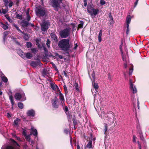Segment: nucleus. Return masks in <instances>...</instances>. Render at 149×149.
<instances>
[{
  "mask_svg": "<svg viewBox=\"0 0 149 149\" xmlns=\"http://www.w3.org/2000/svg\"><path fill=\"white\" fill-rule=\"evenodd\" d=\"M69 42L70 40L68 39H63L59 41L58 45L62 50L67 51L70 48Z\"/></svg>",
  "mask_w": 149,
  "mask_h": 149,
  "instance_id": "1",
  "label": "nucleus"
},
{
  "mask_svg": "<svg viewBox=\"0 0 149 149\" xmlns=\"http://www.w3.org/2000/svg\"><path fill=\"white\" fill-rule=\"evenodd\" d=\"M36 12L37 16L39 17H43L46 15L47 10L44 7L39 6L36 8Z\"/></svg>",
  "mask_w": 149,
  "mask_h": 149,
  "instance_id": "2",
  "label": "nucleus"
},
{
  "mask_svg": "<svg viewBox=\"0 0 149 149\" xmlns=\"http://www.w3.org/2000/svg\"><path fill=\"white\" fill-rule=\"evenodd\" d=\"M106 123H104L105 128L104 130V134H106V132L107 130V125H111L113 123L114 120L113 117H109L107 119H106L105 121Z\"/></svg>",
  "mask_w": 149,
  "mask_h": 149,
  "instance_id": "3",
  "label": "nucleus"
},
{
  "mask_svg": "<svg viewBox=\"0 0 149 149\" xmlns=\"http://www.w3.org/2000/svg\"><path fill=\"white\" fill-rule=\"evenodd\" d=\"M70 30L68 28L65 29L59 32L61 38H66L70 34Z\"/></svg>",
  "mask_w": 149,
  "mask_h": 149,
  "instance_id": "4",
  "label": "nucleus"
},
{
  "mask_svg": "<svg viewBox=\"0 0 149 149\" xmlns=\"http://www.w3.org/2000/svg\"><path fill=\"white\" fill-rule=\"evenodd\" d=\"M63 0H50L52 5L54 8H60Z\"/></svg>",
  "mask_w": 149,
  "mask_h": 149,
  "instance_id": "5",
  "label": "nucleus"
},
{
  "mask_svg": "<svg viewBox=\"0 0 149 149\" xmlns=\"http://www.w3.org/2000/svg\"><path fill=\"white\" fill-rule=\"evenodd\" d=\"M87 11L88 13L91 15V17L92 18H94V16L96 15L99 12V10L98 9H95L92 8L90 10L88 8H87Z\"/></svg>",
  "mask_w": 149,
  "mask_h": 149,
  "instance_id": "6",
  "label": "nucleus"
},
{
  "mask_svg": "<svg viewBox=\"0 0 149 149\" xmlns=\"http://www.w3.org/2000/svg\"><path fill=\"white\" fill-rule=\"evenodd\" d=\"M41 30L42 31H46L48 28L49 23L47 22L44 21L41 24Z\"/></svg>",
  "mask_w": 149,
  "mask_h": 149,
  "instance_id": "7",
  "label": "nucleus"
},
{
  "mask_svg": "<svg viewBox=\"0 0 149 149\" xmlns=\"http://www.w3.org/2000/svg\"><path fill=\"white\" fill-rule=\"evenodd\" d=\"M131 19V17L130 15H128L127 16L126 19V22L127 24V31L126 33L128 34L130 30L129 28V24L130 22Z\"/></svg>",
  "mask_w": 149,
  "mask_h": 149,
  "instance_id": "8",
  "label": "nucleus"
},
{
  "mask_svg": "<svg viewBox=\"0 0 149 149\" xmlns=\"http://www.w3.org/2000/svg\"><path fill=\"white\" fill-rule=\"evenodd\" d=\"M57 94L58 95L59 97V99L61 101V104L63 106L64 104L65 99L63 95L62 94L61 91H59L57 93Z\"/></svg>",
  "mask_w": 149,
  "mask_h": 149,
  "instance_id": "9",
  "label": "nucleus"
},
{
  "mask_svg": "<svg viewBox=\"0 0 149 149\" xmlns=\"http://www.w3.org/2000/svg\"><path fill=\"white\" fill-rule=\"evenodd\" d=\"M130 88L132 90L133 93H135L137 92L135 86L132 84V80L131 79L130 80Z\"/></svg>",
  "mask_w": 149,
  "mask_h": 149,
  "instance_id": "10",
  "label": "nucleus"
},
{
  "mask_svg": "<svg viewBox=\"0 0 149 149\" xmlns=\"http://www.w3.org/2000/svg\"><path fill=\"white\" fill-rule=\"evenodd\" d=\"M51 87L57 93L60 91L58 87L56 84L51 83Z\"/></svg>",
  "mask_w": 149,
  "mask_h": 149,
  "instance_id": "11",
  "label": "nucleus"
},
{
  "mask_svg": "<svg viewBox=\"0 0 149 149\" xmlns=\"http://www.w3.org/2000/svg\"><path fill=\"white\" fill-rule=\"evenodd\" d=\"M24 93L21 94L20 93H17L15 94V97L16 100H20L22 97H24Z\"/></svg>",
  "mask_w": 149,
  "mask_h": 149,
  "instance_id": "12",
  "label": "nucleus"
},
{
  "mask_svg": "<svg viewBox=\"0 0 149 149\" xmlns=\"http://www.w3.org/2000/svg\"><path fill=\"white\" fill-rule=\"evenodd\" d=\"M39 64L41 65L42 64L40 63V61L39 60H38L37 62L32 61L31 63V65L33 67L36 68Z\"/></svg>",
  "mask_w": 149,
  "mask_h": 149,
  "instance_id": "13",
  "label": "nucleus"
},
{
  "mask_svg": "<svg viewBox=\"0 0 149 149\" xmlns=\"http://www.w3.org/2000/svg\"><path fill=\"white\" fill-rule=\"evenodd\" d=\"M27 113L29 116L33 117L34 116L35 113L34 111L33 110L31 109L28 111Z\"/></svg>",
  "mask_w": 149,
  "mask_h": 149,
  "instance_id": "14",
  "label": "nucleus"
},
{
  "mask_svg": "<svg viewBox=\"0 0 149 149\" xmlns=\"http://www.w3.org/2000/svg\"><path fill=\"white\" fill-rule=\"evenodd\" d=\"M58 100L56 97L53 100V102L52 104L54 107L57 108H58V105L57 104Z\"/></svg>",
  "mask_w": 149,
  "mask_h": 149,
  "instance_id": "15",
  "label": "nucleus"
},
{
  "mask_svg": "<svg viewBox=\"0 0 149 149\" xmlns=\"http://www.w3.org/2000/svg\"><path fill=\"white\" fill-rule=\"evenodd\" d=\"M22 26L24 27H27L29 25V22L27 21L23 20L21 22Z\"/></svg>",
  "mask_w": 149,
  "mask_h": 149,
  "instance_id": "16",
  "label": "nucleus"
},
{
  "mask_svg": "<svg viewBox=\"0 0 149 149\" xmlns=\"http://www.w3.org/2000/svg\"><path fill=\"white\" fill-rule=\"evenodd\" d=\"M31 131L33 132V135L37 136L38 134L37 131L36 129L34 128L33 127H31Z\"/></svg>",
  "mask_w": 149,
  "mask_h": 149,
  "instance_id": "17",
  "label": "nucleus"
},
{
  "mask_svg": "<svg viewBox=\"0 0 149 149\" xmlns=\"http://www.w3.org/2000/svg\"><path fill=\"white\" fill-rule=\"evenodd\" d=\"M51 36L52 38L55 41H57V37L56 35L53 33H51Z\"/></svg>",
  "mask_w": 149,
  "mask_h": 149,
  "instance_id": "18",
  "label": "nucleus"
},
{
  "mask_svg": "<svg viewBox=\"0 0 149 149\" xmlns=\"http://www.w3.org/2000/svg\"><path fill=\"white\" fill-rule=\"evenodd\" d=\"M32 56V54L29 52L25 54V57L27 58L30 59Z\"/></svg>",
  "mask_w": 149,
  "mask_h": 149,
  "instance_id": "19",
  "label": "nucleus"
},
{
  "mask_svg": "<svg viewBox=\"0 0 149 149\" xmlns=\"http://www.w3.org/2000/svg\"><path fill=\"white\" fill-rule=\"evenodd\" d=\"M102 30H100V31L98 35V40L99 42H100L102 40Z\"/></svg>",
  "mask_w": 149,
  "mask_h": 149,
  "instance_id": "20",
  "label": "nucleus"
},
{
  "mask_svg": "<svg viewBox=\"0 0 149 149\" xmlns=\"http://www.w3.org/2000/svg\"><path fill=\"white\" fill-rule=\"evenodd\" d=\"M1 79L4 83H7L8 81V79L4 75L1 77Z\"/></svg>",
  "mask_w": 149,
  "mask_h": 149,
  "instance_id": "21",
  "label": "nucleus"
},
{
  "mask_svg": "<svg viewBox=\"0 0 149 149\" xmlns=\"http://www.w3.org/2000/svg\"><path fill=\"white\" fill-rule=\"evenodd\" d=\"M92 141H89L87 144L86 146V147L90 149L92 148Z\"/></svg>",
  "mask_w": 149,
  "mask_h": 149,
  "instance_id": "22",
  "label": "nucleus"
},
{
  "mask_svg": "<svg viewBox=\"0 0 149 149\" xmlns=\"http://www.w3.org/2000/svg\"><path fill=\"white\" fill-rule=\"evenodd\" d=\"M94 83L93 84V87L95 88L96 91L98 88L99 86L98 84L97 83L94 82V80L93 81Z\"/></svg>",
  "mask_w": 149,
  "mask_h": 149,
  "instance_id": "23",
  "label": "nucleus"
},
{
  "mask_svg": "<svg viewBox=\"0 0 149 149\" xmlns=\"http://www.w3.org/2000/svg\"><path fill=\"white\" fill-rule=\"evenodd\" d=\"M11 38L13 41L15 42L17 45H20V42L17 41L16 38H15L13 37H12Z\"/></svg>",
  "mask_w": 149,
  "mask_h": 149,
  "instance_id": "24",
  "label": "nucleus"
},
{
  "mask_svg": "<svg viewBox=\"0 0 149 149\" xmlns=\"http://www.w3.org/2000/svg\"><path fill=\"white\" fill-rule=\"evenodd\" d=\"M13 25L16 29L17 30H18L19 32L22 33H23V32H22L21 31V30L19 28V27L17 26V25L16 24H13Z\"/></svg>",
  "mask_w": 149,
  "mask_h": 149,
  "instance_id": "25",
  "label": "nucleus"
},
{
  "mask_svg": "<svg viewBox=\"0 0 149 149\" xmlns=\"http://www.w3.org/2000/svg\"><path fill=\"white\" fill-rule=\"evenodd\" d=\"M9 98L10 101H11V102L12 104V106L14 105V101L13 99V97L12 95L9 96Z\"/></svg>",
  "mask_w": 149,
  "mask_h": 149,
  "instance_id": "26",
  "label": "nucleus"
},
{
  "mask_svg": "<svg viewBox=\"0 0 149 149\" xmlns=\"http://www.w3.org/2000/svg\"><path fill=\"white\" fill-rule=\"evenodd\" d=\"M1 27L3 28V29H4L6 30L8 29V27L7 25H5L3 23H1Z\"/></svg>",
  "mask_w": 149,
  "mask_h": 149,
  "instance_id": "27",
  "label": "nucleus"
},
{
  "mask_svg": "<svg viewBox=\"0 0 149 149\" xmlns=\"http://www.w3.org/2000/svg\"><path fill=\"white\" fill-rule=\"evenodd\" d=\"M29 10H28L26 12V15H27L26 19L28 21L30 20L31 19L29 15Z\"/></svg>",
  "mask_w": 149,
  "mask_h": 149,
  "instance_id": "28",
  "label": "nucleus"
},
{
  "mask_svg": "<svg viewBox=\"0 0 149 149\" xmlns=\"http://www.w3.org/2000/svg\"><path fill=\"white\" fill-rule=\"evenodd\" d=\"M19 55L23 58H24L25 57V54L22 51L19 54Z\"/></svg>",
  "mask_w": 149,
  "mask_h": 149,
  "instance_id": "29",
  "label": "nucleus"
},
{
  "mask_svg": "<svg viewBox=\"0 0 149 149\" xmlns=\"http://www.w3.org/2000/svg\"><path fill=\"white\" fill-rule=\"evenodd\" d=\"M74 86L76 90L78 91H79V88L78 86V84L77 83H75L74 84Z\"/></svg>",
  "mask_w": 149,
  "mask_h": 149,
  "instance_id": "30",
  "label": "nucleus"
},
{
  "mask_svg": "<svg viewBox=\"0 0 149 149\" xmlns=\"http://www.w3.org/2000/svg\"><path fill=\"white\" fill-rule=\"evenodd\" d=\"M18 106L19 108L22 109L23 107V104L22 103L19 102L18 103Z\"/></svg>",
  "mask_w": 149,
  "mask_h": 149,
  "instance_id": "31",
  "label": "nucleus"
},
{
  "mask_svg": "<svg viewBox=\"0 0 149 149\" xmlns=\"http://www.w3.org/2000/svg\"><path fill=\"white\" fill-rule=\"evenodd\" d=\"M24 35V38L25 39V40H28L29 39V36L27 34H26L25 33H24L23 32V33H22Z\"/></svg>",
  "mask_w": 149,
  "mask_h": 149,
  "instance_id": "32",
  "label": "nucleus"
},
{
  "mask_svg": "<svg viewBox=\"0 0 149 149\" xmlns=\"http://www.w3.org/2000/svg\"><path fill=\"white\" fill-rule=\"evenodd\" d=\"M10 141L13 144V145H16L18 146H19V144L15 141L13 139H11Z\"/></svg>",
  "mask_w": 149,
  "mask_h": 149,
  "instance_id": "33",
  "label": "nucleus"
},
{
  "mask_svg": "<svg viewBox=\"0 0 149 149\" xmlns=\"http://www.w3.org/2000/svg\"><path fill=\"white\" fill-rule=\"evenodd\" d=\"M20 120L18 118H16L14 120V123L15 125H17L18 124V123L19 122Z\"/></svg>",
  "mask_w": 149,
  "mask_h": 149,
  "instance_id": "34",
  "label": "nucleus"
},
{
  "mask_svg": "<svg viewBox=\"0 0 149 149\" xmlns=\"http://www.w3.org/2000/svg\"><path fill=\"white\" fill-rule=\"evenodd\" d=\"M133 70V66L132 65L131 67H130L129 69V74L131 75L132 74Z\"/></svg>",
  "mask_w": 149,
  "mask_h": 149,
  "instance_id": "35",
  "label": "nucleus"
},
{
  "mask_svg": "<svg viewBox=\"0 0 149 149\" xmlns=\"http://www.w3.org/2000/svg\"><path fill=\"white\" fill-rule=\"evenodd\" d=\"M26 45L28 48L31 47L32 46V44L29 42H27L26 43Z\"/></svg>",
  "mask_w": 149,
  "mask_h": 149,
  "instance_id": "36",
  "label": "nucleus"
},
{
  "mask_svg": "<svg viewBox=\"0 0 149 149\" xmlns=\"http://www.w3.org/2000/svg\"><path fill=\"white\" fill-rule=\"evenodd\" d=\"M63 87L65 91V95H66L68 93V91L67 88L65 85H64Z\"/></svg>",
  "mask_w": 149,
  "mask_h": 149,
  "instance_id": "37",
  "label": "nucleus"
},
{
  "mask_svg": "<svg viewBox=\"0 0 149 149\" xmlns=\"http://www.w3.org/2000/svg\"><path fill=\"white\" fill-rule=\"evenodd\" d=\"M47 70L46 69H44L42 72V74L43 76H45L47 74Z\"/></svg>",
  "mask_w": 149,
  "mask_h": 149,
  "instance_id": "38",
  "label": "nucleus"
},
{
  "mask_svg": "<svg viewBox=\"0 0 149 149\" xmlns=\"http://www.w3.org/2000/svg\"><path fill=\"white\" fill-rule=\"evenodd\" d=\"M84 24V22L82 21H81L80 22V23L79 24L78 27L79 28H81L83 27Z\"/></svg>",
  "mask_w": 149,
  "mask_h": 149,
  "instance_id": "39",
  "label": "nucleus"
},
{
  "mask_svg": "<svg viewBox=\"0 0 149 149\" xmlns=\"http://www.w3.org/2000/svg\"><path fill=\"white\" fill-rule=\"evenodd\" d=\"M25 139L28 141H30L31 140V137H30V135H27L25 136Z\"/></svg>",
  "mask_w": 149,
  "mask_h": 149,
  "instance_id": "40",
  "label": "nucleus"
},
{
  "mask_svg": "<svg viewBox=\"0 0 149 149\" xmlns=\"http://www.w3.org/2000/svg\"><path fill=\"white\" fill-rule=\"evenodd\" d=\"M121 56H122V58L123 61H126V59L125 58V56L124 55L123 52H122L121 53Z\"/></svg>",
  "mask_w": 149,
  "mask_h": 149,
  "instance_id": "41",
  "label": "nucleus"
},
{
  "mask_svg": "<svg viewBox=\"0 0 149 149\" xmlns=\"http://www.w3.org/2000/svg\"><path fill=\"white\" fill-rule=\"evenodd\" d=\"M8 31H5L3 33L4 37L3 39L5 40V38H6L8 34Z\"/></svg>",
  "mask_w": 149,
  "mask_h": 149,
  "instance_id": "42",
  "label": "nucleus"
},
{
  "mask_svg": "<svg viewBox=\"0 0 149 149\" xmlns=\"http://www.w3.org/2000/svg\"><path fill=\"white\" fill-rule=\"evenodd\" d=\"M6 149H16L11 146H8L6 148Z\"/></svg>",
  "mask_w": 149,
  "mask_h": 149,
  "instance_id": "43",
  "label": "nucleus"
},
{
  "mask_svg": "<svg viewBox=\"0 0 149 149\" xmlns=\"http://www.w3.org/2000/svg\"><path fill=\"white\" fill-rule=\"evenodd\" d=\"M50 41L48 39L47 40V42L46 43V45L47 47H50Z\"/></svg>",
  "mask_w": 149,
  "mask_h": 149,
  "instance_id": "44",
  "label": "nucleus"
},
{
  "mask_svg": "<svg viewBox=\"0 0 149 149\" xmlns=\"http://www.w3.org/2000/svg\"><path fill=\"white\" fill-rule=\"evenodd\" d=\"M16 17L17 18L19 19H22V15L19 14H17L16 16Z\"/></svg>",
  "mask_w": 149,
  "mask_h": 149,
  "instance_id": "45",
  "label": "nucleus"
},
{
  "mask_svg": "<svg viewBox=\"0 0 149 149\" xmlns=\"http://www.w3.org/2000/svg\"><path fill=\"white\" fill-rule=\"evenodd\" d=\"M106 3L104 1V0H100V3L101 5H104Z\"/></svg>",
  "mask_w": 149,
  "mask_h": 149,
  "instance_id": "46",
  "label": "nucleus"
},
{
  "mask_svg": "<svg viewBox=\"0 0 149 149\" xmlns=\"http://www.w3.org/2000/svg\"><path fill=\"white\" fill-rule=\"evenodd\" d=\"M109 18L110 19L111 21L110 22V24H113V19L112 17L110 15L109 16Z\"/></svg>",
  "mask_w": 149,
  "mask_h": 149,
  "instance_id": "47",
  "label": "nucleus"
},
{
  "mask_svg": "<svg viewBox=\"0 0 149 149\" xmlns=\"http://www.w3.org/2000/svg\"><path fill=\"white\" fill-rule=\"evenodd\" d=\"M31 51L33 53H35L37 52V50L36 48H32L31 49Z\"/></svg>",
  "mask_w": 149,
  "mask_h": 149,
  "instance_id": "48",
  "label": "nucleus"
},
{
  "mask_svg": "<svg viewBox=\"0 0 149 149\" xmlns=\"http://www.w3.org/2000/svg\"><path fill=\"white\" fill-rule=\"evenodd\" d=\"M136 137L135 136H133V142H134L135 143H136Z\"/></svg>",
  "mask_w": 149,
  "mask_h": 149,
  "instance_id": "49",
  "label": "nucleus"
},
{
  "mask_svg": "<svg viewBox=\"0 0 149 149\" xmlns=\"http://www.w3.org/2000/svg\"><path fill=\"white\" fill-rule=\"evenodd\" d=\"M13 4V3L12 1H10V3H9V4H8V6L10 8L12 6Z\"/></svg>",
  "mask_w": 149,
  "mask_h": 149,
  "instance_id": "50",
  "label": "nucleus"
},
{
  "mask_svg": "<svg viewBox=\"0 0 149 149\" xmlns=\"http://www.w3.org/2000/svg\"><path fill=\"white\" fill-rule=\"evenodd\" d=\"M56 56H58V57L60 58V59H62L63 58V56L62 55H60L58 54H57L56 55Z\"/></svg>",
  "mask_w": 149,
  "mask_h": 149,
  "instance_id": "51",
  "label": "nucleus"
},
{
  "mask_svg": "<svg viewBox=\"0 0 149 149\" xmlns=\"http://www.w3.org/2000/svg\"><path fill=\"white\" fill-rule=\"evenodd\" d=\"M7 11L5 9H2V13L4 14H5L6 13Z\"/></svg>",
  "mask_w": 149,
  "mask_h": 149,
  "instance_id": "52",
  "label": "nucleus"
},
{
  "mask_svg": "<svg viewBox=\"0 0 149 149\" xmlns=\"http://www.w3.org/2000/svg\"><path fill=\"white\" fill-rule=\"evenodd\" d=\"M6 116L8 118H9L11 117V116L9 113H7Z\"/></svg>",
  "mask_w": 149,
  "mask_h": 149,
  "instance_id": "53",
  "label": "nucleus"
},
{
  "mask_svg": "<svg viewBox=\"0 0 149 149\" xmlns=\"http://www.w3.org/2000/svg\"><path fill=\"white\" fill-rule=\"evenodd\" d=\"M7 19L10 22H11V23L13 22L11 18H10V17H8L7 18Z\"/></svg>",
  "mask_w": 149,
  "mask_h": 149,
  "instance_id": "54",
  "label": "nucleus"
},
{
  "mask_svg": "<svg viewBox=\"0 0 149 149\" xmlns=\"http://www.w3.org/2000/svg\"><path fill=\"white\" fill-rule=\"evenodd\" d=\"M22 134L24 135V136H26L27 135L26 134V132H25L24 131L22 132Z\"/></svg>",
  "mask_w": 149,
  "mask_h": 149,
  "instance_id": "55",
  "label": "nucleus"
},
{
  "mask_svg": "<svg viewBox=\"0 0 149 149\" xmlns=\"http://www.w3.org/2000/svg\"><path fill=\"white\" fill-rule=\"evenodd\" d=\"M92 76L93 79H94L95 78V73H94V72H93L92 74Z\"/></svg>",
  "mask_w": 149,
  "mask_h": 149,
  "instance_id": "56",
  "label": "nucleus"
},
{
  "mask_svg": "<svg viewBox=\"0 0 149 149\" xmlns=\"http://www.w3.org/2000/svg\"><path fill=\"white\" fill-rule=\"evenodd\" d=\"M77 46H78L77 45V43H76L74 45V49H76L77 48Z\"/></svg>",
  "mask_w": 149,
  "mask_h": 149,
  "instance_id": "57",
  "label": "nucleus"
},
{
  "mask_svg": "<svg viewBox=\"0 0 149 149\" xmlns=\"http://www.w3.org/2000/svg\"><path fill=\"white\" fill-rule=\"evenodd\" d=\"M70 142L71 145L72 146V138H70Z\"/></svg>",
  "mask_w": 149,
  "mask_h": 149,
  "instance_id": "58",
  "label": "nucleus"
},
{
  "mask_svg": "<svg viewBox=\"0 0 149 149\" xmlns=\"http://www.w3.org/2000/svg\"><path fill=\"white\" fill-rule=\"evenodd\" d=\"M28 147V146L26 144H25L24 145V148L25 149H27V148Z\"/></svg>",
  "mask_w": 149,
  "mask_h": 149,
  "instance_id": "59",
  "label": "nucleus"
},
{
  "mask_svg": "<svg viewBox=\"0 0 149 149\" xmlns=\"http://www.w3.org/2000/svg\"><path fill=\"white\" fill-rule=\"evenodd\" d=\"M122 45L121 44L120 45V51L121 52H123L122 51Z\"/></svg>",
  "mask_w": 149,
  "mask_h": 149,
  "instance_id": "60",
  "label": "nucleus"
},
{
  "mask_svg": "<svg viewBox=\"0 0 149 149\" xmlns=\"http://www.w3.org/2000/svg\"><path fill=\"white\" fill-rule=\"evenodd\" d=\"M3 1L5 3H6V4H7L8 3V0H3Z\"/></svg>",
  "mask_w": 149,
  "mask_h": 149,
  "instance_id": "61",
  "label": "nucleus"
},
{
  "mask_svg": "<svg viewBox=\"0 0 149 149\" xmlns=\"http://www.w3.org/2000/svg\"><path fill=\"white\" fill-rule=\"evenodd\" d=\"M138 1H139V0H136V1L135 3V6H136V5H137Z\"/></svg>",
  "mask_w": 149,
  "mask_h": 149,
  "instance_id": "62",
  "label": "nucleus"
},
{
  "mask_svg": "<svg viewBox=\"0 0 149 149\" xmlns=\"http://www.w3.org/2000/svg\"><path fill=\"white\" fill-rule=\"evenodd\" d=\"M63 73H64V75H65V77H67V73L65 71H63Z\"/></svg>",
  "mask_w": 149,
  "mask_h": 149,
  "instance_id": "63",
  "label": "nucleus"
},
{
  "mask_svg": "<svg viewBox=\"0 0 149 149\" xmlns=\"http://www.w3.org/2000/svg\"><path fill=\"white\" fill-rule=\"evenodd\" d=\"M34 142L33 141H31V145H32V146H33V144H34Z\"/></svg>",
  "mask_w": 149,
  "mask_h": 149,
  "instance_id": "64",
  "label": "nucleus"
}]
</instances>
